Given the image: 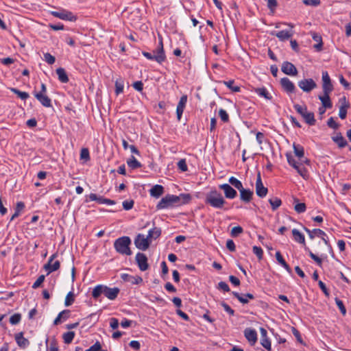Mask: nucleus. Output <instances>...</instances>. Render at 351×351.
<instances>
[{"label":"nucleus","instance_id":"nucleus-1","mask_svg":"<svg viewBox=\"0 0 351 351\" xmlns=\"http://www.w3.org/2000/svg\"><path fill=\"white\" fill-rule=\"evenodd\" d=\"M205 202L217 209H223L226 204L222 195L216 190H212L206 194Z\"/></svg>","mask_w":351,"mask_h":351},{"label":"nucleus","instance_id":"nucleus-2","mask_svg":"<svg viewBox=\"0 0 351 351\" xmlns=\"http://www.w3.org/2000/svg\"><path fill=\"white\" fill-rule=\"evenodd\" d=\"M130 238L127 236H123L115 240L114 242V247L118 253L130 256L132 254V251L130 248Z\"/></svg>","mask_w":351,"mask_h":351},{"label":"nucleus","instance_id":"nucleus-3","mask_svg":"<svg viewBox=\"0 0 351 351\" xmlns=\"http://www.w3.org/2000/svg\"><path fill=\"white\" fill-rule=\"evenodd\" d=\"M143 55L148 60H155L159 64L162 63L166 60L162 40H160L158 47L156 50L153 51V54L149 52L143 51Z\"/></svg>","mask_w":351,"mask_h":351},{"label":"nucleus","instance_id":"nucleus-4","mask_svg":"<svg viewBox=\"0 0 351 351\" xmlns=\"http://www.w3.org/2000/svg\"><path fill=\"white\" fill-rule=\"evenodd\" d=\"M180 197L174 195H167L162 197L156 206L157 210L168 208L180 204Z\"/></svg>","mask_w":351,"mask_h":351},{"label":"nucleus","instance_id":"nucleus-5","mask_svg":"<svg viewBox=\"0 0 351 351\" xmlns=\"http://www.w3.org/2000/svg\"><path fill=\"white\" fill-rule=\"evenodd\" d=\"M294 108L297 112L303 117L307 124L310 125H314L315 124L316 121L315 119L314 113L308 112L306 106H302L299 104H295Z\"/></svg>","mask_w":351,"mask_h":351},{"label":"nucleus","instance_id":"nucleus-6","mask_svg":"<svg viewBox=\"0 0 351 351\" xmlns=\"http://www.w3.org/2000/svg\"><path fill=\"white\" fill-rule=\"evenodd\" d=\"M151 244L147 237L143 234H138L134 239V245L140 250H147Z\"/></svg>","mask_w":351,"mask_h":351},{"label":"nucleus","instance_id":"nucleus-7","mask_svg":"<svg viewBox=\"0 0 351 351\" xmlns=\"http://www.w3.org/2000/svg\"><path fill=\"white\" fill-rule=\"evenodd\" d=\"M51 14L56 18L69 21H75L77 17L71 12L62 10L60 12L51 11Z\"/></svg>","mask_w":351,"mask_h":351},{"label":"nucleus","instance_id":"nucleus-8","mask_svg":"<svg viewBox=\"0 0 351 351\" xmlns=\"http://www.w3.org/2000/svg\"><path fill=\"white\" fill-rule=\"evenodd\" d=\"M57 257V253L51 255L47 262L44 265V269L47 271V274H50L53 271H57L60 267V263L59 261H56L53 262V261Z\"/></svg>","mask_w":351,"mask_h":351},{"label":"nucleus","instance_id":"nucleus-9","mask_svg":"<svg viewBox=\"0 0 351 351\" xmlns=\"http://www.w3.org/2000/svg\"><path fill=\"white\" fill-rule=\"evenodd\" d=\"M298 86L304 91L306 93L311 92L313 89L317 87V84L315 81L311 79H304L298 82Z\"/></svg>","mask_w":351,"mask_h":351},{"label":"nucleus","instance_id":"nucleus-10","mask_svg":"<svg viewBox=\"0 0 351 351\" xmlns=\"http://www.w3.org/2000/svg\"><path fill=\"white\" fill-rule=\"evenodd\" d=\"M268 192V189L267 187L263 186L262 182L261 173H258L256 181V193L260 197H265Z\"/></svg>","mask_w":351,"mask_h":351},{"label":"nucleus","instance_id":"nucleus-11","mask_svg":"<svg viewBox=\"0 0 351 351\" xmlns=\"http://www.w3.org/2000/svg\"><path fill=\"white\" fill-rule=\"evenodd\" d=\"M136 261L141 271H146L149 268L147 258L145 254L138 252L136 255Z\"/></svg>","mask_w":351,"mask_h":351},{"label":"nucleus","instance_id":"nucleus-12","mask_svg":"<svg viewBox=\"0 0 351 351\" xmlns=\"http://www.w3.org/2000/svg\"><path fill=\"white\" fill-rule=\"evenodd\" d=\"M322 88L324 93H331L333 86L327 71L322 72Z\"/></svg>","mask_w":351,"mask_h":351},{"label":"nucleus","instance_id":"nucleus-13","mask_svg":"<svg viewBox=\"0 0 351 351\" xmlns=\"http://www.w3.org/2000/svg\"><path fill=\"white\" fill-rule=\"evenodd\" d=\"M281 70L286 75L295 76L298 74L296 67L291 62L288 61L282 63Z\"/></svg>","mask_w":351,"mask_h":351},{"label":"nucleus","instance_id":"nucleus-14","mask_svg":"<svg viewBox=\"0 0 351 351\" xmlns=\"http://www.w3.org/2000/svg\"><path fill=\"white\" fill-rule=\"evenodd\" d=\"M219 188L223 191L225 197L228 199H234L237 195L236 190L228 184H220Z\"/></svg>","mask_w":351,"mask_h":351},{"label":"nucleus","instance_id":"nucleus-15","mask_svg":"<svg viewBox=\"0 0 351 351\" xmlns=\"http://www.w3.org/2000/svg\"><path fill=\"white\" fill-rule=\"evenodd\" d=\"M271 35L276 36L280 41H285L291 38L293 35V32L291 30H282L278 32H272Z\"/></svg>","mask_w":351,"mask_h":351},{"label":"nucleus","instance_id":"nucleus-16","mask_svg":"<svg viewBox=\"0 0 351 351\" xmlns=\"http://www.w3.org/2000/svg\"><path fill=\"white\" fill-rule=\"evenodd\" d=\"M187 101V96L186 95H182L178 102L176 108V114L178 120L180 121L181 119L182 113L186 106V104Z\"/></svg>","mask_w":351,"mask_h":351},{"label":"nucleus","instance_id":"nucleus-17","mask_svg":"<svg viewBox=\"0 0 351 351\" xmlns=\"http://www.w3.org/2000/svg\"><path fill=\"white\" fill-rule=\"evenodd\" d=\"M119 291L118 287L110 288L105 285L104 295L109 300H113L117 297Z\"/></svg>","mask_w":351,"mask_h":351},{"label":"nucleus","instance_id":"nucleus-18","mask_svg":"<svg viewBox=\"0 0 351 351\" xmlns=\"http://www.w3.org/2000/svg\"><path fill=\"white\" fill-rule=\"evenodd\" d=\"M240 193V199L245 203H249L251 202L253 197V191L250 189H246L243 187L241 188L239 191Z\"/></svg>","mask_w":351,"mask_h":351},{"label":"nucleus","instance_id":"nucleus-19","mask_svg":"<svg viewBox=\"0 0 351 351\" xmlns=\"http://www.w3.org/2000/svg\"><path fill=\"white\" fill-rule=\"evenodd\" d=\"M280 84L282 88L287 93H291L295 91V87L293 83L287 77H283L280 80Z\"/></svg>","mask_w":351,"mask_h":351},{"label":"nucleus","instance_id":"nucleus-20","mask_svg":"<svg viewBox=\"0 0 351 351\" xmlns=\"http://www.w3.org/2000/svg\"><path fill=\"white\" fill-rule=\"evenodd\" d=\"M34 95L43 106L47 108L51 106V99L46 94L42 95L41 93L34 92Z\"/></svg>","mask_w":351,"mask_h":351},{"label":"nucleus","instance_id":"nucleus-21","mask_svg":"<svg viewBox=\"0 0 351 351\" xmlns=\"http://www.w3.org/2000/svg\"><path fill=\"white\" fill-rule=\"evenodd\" d=\"M15 340L17 345L21 348L24 349L29 345V340L23 337V333L22 332L15 335Z\"/></svg>","mask_w":351,"mask_h":351},{"label":"nucleus","instance_id":"nucleus-22","mask_svg":"<svg viewBox=\"0 0 351 351\" xmlns=\"http://www.w3.org/2000/svg\"><path fill=\"white\" fill-rule=\"evenodd\" d=\"M340 101H341V106L339 108V116L341 119H344L346 117L347 110L350 107V105L346 101V97L341 98Z\"/></svg>","mask_w":351,"mask_h":351},{"label":"nucleus","instance_id":"nucleus-23","mask_svg":"<svg viewBox=\"0 0 351 351\" xmlns=\"http://www.w3.org/2000/svg\"><path fill=\"white\" fill-rule=\"evenodd\" d=\"M162 230L160 228L154 227L148 231L146 236L149 241L152 243V240H156L161 235Z\"/></svg>","mask_w":351,"mask_h":351},{"label":"nucleus","instance_id":"nucleus-24","mask_svg":"<svg viewBox=\"0 0 351 351\" xmlns=\"http://www.w3.org/2000/svg\"><path fill=\"white\" fill-rule=\"evenodd\" d=\"M121 278L126 282H129L132 285H138L143 282V279L140 276H132L124 274L121 276Z\"/></svg>","mask_w":351,"mask_h":351},{"label":"nucleus","instance_id":"nucleus-25","mask_svg":"<svg viewBox=\"0 0 351 351\" xmlns=\"http://www.w3.org/2000/svg\"><path fill=\"white\" fill-rule=\"evenodd\" d=\"M244 335L250 343H254L257 340V334L254 329L246 328L244 331Z\"/></svg>","mask_w":351,"mask_h":351},{"label":"nucleus","instance_id":"nucleus-26","mask_svg":"<svg viewBox=\"0 0 351 351\" xmlns=\"http://www.w3.org/2000/svg\"><path fill=\"white\" fill-rule=\"evenodd\" d=\"M330 93H324V95L319 96V99L322 102V107L331 108L332 106V102L330 99Z\"/></svg>","mask_w":351,"mask_h":351},{"label":"nucleus","instance_id":"nucleus-27","mask_svg":"<svg viewBox=\"0 0 351 351\" xmlns=\"http://www.w3.org/2000/svg\"><path fill=\"white\" fill-rule=\"evenodd\" d=\"M292 235L294 241L300 244L305 245V238L304 235L302 234L298 230L293 229L292 230Z\"/></svg>","mask_w":351,"mask_h":351},{"label":"nucleus","instance_id":"nucleus-28","mask_svg":"<svg viewBox=\"0 0 351 351\" xmlns=\"http://www.w3.org/2000/svg\"><path fill=\"white\" fill-rule=\"evenodd\" d=\"M304 230L308 233L311 239H313L315 237L326 236V233L320 229H313L311 230L306 227H304Z\"/></svg>","mask_w":351,"mask_h":351},{"label":"nucleus","instance_id":"nucleus-29","mask_svg":"<svg viewBox=\"0 0 351 351\" xmlns=\"http://www.w3.org/2000/svg\"><path fill=\"white\" fill-rule=\"evenodd\" d=\"M254 92L258 94L260 97H263L267 100L272 99L271 95L268 93L267 90L265 87L256 88Z\"/></svg>","mask_w":351,"mask_h":351},{"label":"nucleus","instance_id":"nucleus-30","mask_svg":"<svg viewBox=\"0 0 351 351\" xmlns=\"http://www.w3.org/2000/svg\"><path fill=\"white\" fill-rule=\"evenodd\" d=\"M276 258L278 263L281 265L289 273L291 272V269L289 265L286 263L285 259L283 258L281 253L280 252H277L276 253Z\"/></svg>","mask_w":351,"mask_h":351},{"label":"nucleus","instance_id":"nucleus-31","mask_svg":"<svg viewBox=\"0 0 351 351\" xmlns=\"http://www.w3.org/2000/svg\"><path fill=\"white\" fill-rule=\"evenodd\" d=\"M164 191L162 186L156 184L150 190V195L155 197H159Z\"/></svg>","mask_w":351,"mask_h":351},{"label":"nucleus","instance_id":"nucleus-32","mask_svg":"<svg viewBox=\"0 0 351 351\" xmlns=\"http://www.w3.org/2000/svg\"><path fill=\"white\" fill-rule=\"evenodd\" d=\"M56 73L58 76V80L62 83L69 82L68 75L63 68H58L56 69Z\"/></svg>","mask_w":351,"mask_h":351},{"label":"nucleus","instance_id":"nucleus-33","mask_svg":"<svg viewBox=\"0 0 351 351\" xmlns=\"http://www.w3.org/2000/svg\"><path fill=\"white\" fill-rule=\"evenodd\" d=\"M293 147L295 156H297L298 159L303 158L304 156V147L302 145H296L295 143H293Z\"/></svg>","mask_w":351,"mask_h":351},{"label":"nucleus","instance_id":"nucleus-34","mask_svg":"<svg viewBox=\"0 0 351 351\" xmlns=\"http://www.w3.org/2000/svg\"><path fill=\"white\" fill-rule=\"evenodd\" d=\"M105 285H99L96 286L92 292V295L95 299L98 298L101 294H104Z\"/></svg>","mask_w":351,"mask_h":351},{"label":"nucleus","instance_id":"nucleus-35","mask_svg":"<svg viewBox=\"0 0 351 351\" xmlns=\"http://www.w3.org/2000/svg\"><path fill=\"white\" fill-rule=\"evenodd\" d=\"M25 204L22 202H19L16 203V208H15V212L13 214V215L11 217V221L14 219L15 218L18 217L21 213V212L24 209Z\"/></svg>","mask_w":351,"mask_h":351},{"label":"nucleus","instance_id":"nucleus-36","mask_svg":"<svg viewBox=\"0 0 351 351\" xmlns=\"http://www.w3.org/2000/svg\"><path fill=\"white\" fill-rule=\"evenodd\" d=\"M332 140L338 145L339 147H344L347 145L346 141L341 134L332 137Z\"/></svg>","mask_w":351,"mask_h":351},{"label":"nucleus","instance_id":"nucleus-37","mask_svg":"<svg viewBox=\"0 0 351 351\" xmlns=\"http://www.w3.org/2000/svg\"><path fill=\"white\" fill-rule=\"evenodd\" d=\"M127 164L132 169H135L141 167V163L133 156H132L131 158L128 160Z\"/></svg>","mask_w":351,"mask_h":351},{"label":"nucleus","instance_id":"nucleus-38","mask_svg":"<svg viewBox=\"0 0 351 351\" xmlns=\"http://www.w3.org/2000/svg\"><path fill=\"white\" fill-rule=\"evenodd\" d=\"M295 169L297 170L298 173L304 179H307L308 177V171L302 166V163H300Z\"/></svg>","mask_w":351,"mask_h":351},{"label":"nucleus","instance_id":"nucleus-39","mask_svg":"<svg viewBox=\"0 0 351 351\" xmlns=\"http://www.w3.org/2000/svg\"><path fill=\"white\" fill-rule=\"evenodd\" d=\"M269 202L271 204L273 210H276L282 204V201L278 197L270 198L269 199Z\"/></svg>","mask_w":351,"mask_h":351},{"label":"nucleus","instance_id":"nucleus-40","mask_svg":"<svg viewBox=\"0 0 351 351\" xmlns=\"http://www.w3.org/2000/svg\"><path fill=\"white\" fill-rule=\"evenodd\" d=\"M74 337L75 332L73 331H69L63 334L62 338L65 343L69 344L72 342Z\"/></svg>","mask_w":351,"mask_h":351},{"label":"nucleus","instance_id":"nucleus-41","mask_svg":"<svg viewBox=\"0 0 351 351\" xmlns=\"http://www.w3.org/2000/svg\"><path fill=\"white\" fill-rule=\"evenodd\" d=\"M123 80L121 78L117 79L115 82V93L119 95L123 90Z\"/></svg>","mask_w":351,"mask_h":351},{"label":"nucleus","instance_id":"nucleus-42","mask_svg":"<svg viewBox=\"0 0 351 351\" xmlns=\"http://www.w3.org/2000/svg\"><path fill=\"white\" fill-rule=\"evenodd\" d=\"M10 90L18 95L23 100H25L29 97V94L26 92H22L15 88H11Z\"/></svg>","mask_w":351,"mask_h":351},{"label":"nucleus","instance_id":"nucleus-43","mask_svg":"<svg viewBox=\"0 0 351 351\" xmlns=\"http://www.w3.org/2000/svg\"><path fill=\"white\" fill-rule=\"evenodd\" d=\"M228 181L232 186H234L239 191L243 187L241 182L234 177H230Z\"/></svg>","mask_w":351,"mask_h":351},{"label":"nucleus","instance_id":"nucleus-44","mask_svg":"<svg viewBox=\"0 0 351 351\" xmlns=\"http://www.w3.org/2000/svg\"><path fill=\"white\" fill-rule=\"evenodd\" d=\"M21 319V315L20 313H15L10 317V323L12 325L18 324Z\"/></svg>","mask_w":351,"mask_h":351},{"label":"nucleus","instance_id":"nucleus-45","mask_svg":"<svg viewBox=\"0 0 351 351\" xmlns=\"http://www.w3.org/2000/svg\"><path fill=\"white\" fill-rule=\"evenodd\" d=\"M243 229L241 226H235L232 228L230 234L232 237H237L241 233H243Z\"/></svg>","mask_w":351,"mask_h":351},{"label":"nucleus","instance_id":"nucleus-46","mask_svg":"<svg viewBox=\"0 0 351 351\" xmlns=\"http://www.w3.org/2000/svg\"><path fill=\"white\" fill-rule=\"evenodd\" d=\"M73 302H74V294L73 292L70 291L67 293V295L66 296L64 304L66 306H71L73 303Z\"/></svg>","mask_w":351,"mask_h":351},{"label":"nucleus","instance_id":"nucleus-47","mask_svg":"<svg viewBox=\"0 0 351 351\" xmlns=\"http://www.w3.org/2000/svg\"><path fill=\"white\" fill-rule=\"evenodd\" d=\"M224 84L227 87H228L230 89H231L233 92H239L240 91V87L238 86H234V81L230 80L228 82H224Z\"/></svg>","mask_w":351,"mask_h":351},{"label":"nucleus","instance_id":"nucleus-48","mask_svg":"<svg viewBox=\"0 0 351 351\" xmlns=\"http://www.w3.org/2000/svg\"><path fill=\"white\" fill-rule=\"evenodd\" d=\"M306 208V204L304 203H297L294 206V209L298 213H302L305 212Z\"/></svg>","mask_w":351,"mask_h":351},{"label":"nucleus","instance_id":"nucleus-49","mask_svg":"<svg viewBox=\"0 0 351 351\" xmlns=\"http://www.w3.org/2000/svg\"><path fill=\"white\" fill-rule=\"evenodd\" d=\"M219 116L220 117L222 121L225 123L229 121V116L225 110L220 109L219 110Z\"/></svg>","mask_w":351,"mask_h":351},{"label":"nucleus","instance_id":"nucleus-50","mask_svg":"<svg viewBox=\"0 0 351 351\" xmlns=\"http://www.w3.org/2000/svg\"><path fill=\"white\" fill-rule=\"evenodd\" d=\"M232 294L242 304H247V303H248V300L247 299L246 297L244 296V295H240L239 293L235 292V291H233Z\"/></svg>","mask_w":351,"mask_h":351},{"label":"nucleus","instance_id":"nucleus-51","mask_svg":"<svg viewBox=\"0 0 351 351\" xmlns=\"http://www.w3.org/2000/svg\"><path fill=\"white\" fill-rule=\"evenodd\" d=\"M335 302H336L337 306L339 308L341 313L343 315H345L346 313V307H345L343 302L341 300L338 299V298H335Z\"/></svg>","mask_w":351,"mask_h":351},{"label":"nucleus","instance_id":"nucleus-52","mask_svg":"<svg viewBox=\"0 0 351 351\" xmlns=\"http://www.w3.org/2000/svg\"><path fill=\"white\" fill-rule=\"evenodd\" d=\"M289 164L292 166L294 169L300 164L299 162H296L293 158L291 154H287L286 155Z\"/></svg>","mask_w":351,"mask_h":351},{"label":"nucleus","instance_id":"nucleus-53","mask_svg":"<svg viewBox=\"0 0 351 351\" xmlns=\"http://www.w3.org/2000/svg\"><path fill=\"white\" fill-rule=\"evenodd\" d=\"M44 58L45 60L49 64H53L56 61L55 57L49 53H45L44 54Z\"/></svg>","mask_w":351,"mask_h":351},{"label":"nucleus","instance_id":"nucleus-54","mask_svg":"<svg viewBox=\"0 0 351 351\" xmlns=\"http://www.w3.org/2000/svg\"><path fill=\"white\" fill-rule=\"evenodd\" d=\"M253 252L256 255L259 260L263 258V251L260 247L254 246L253 247Z\"/></svg>","mask_w":351,"mask_h":351},{"label":"nucleus","instance_id":"nucleus-55","mask_svg":"<svg viewBox=\"0 0 351 351\" xmlns=\"http://www.w3.org/2000/svg\"><path fill=\"white\" fill-rule=\"evenodd\" d=\"M47 351H59L58 343L55 339L51 341L49 347Z\"/></svg>","mask_w":351,"mask_h":351},{"label":"nucleus","instance_id":"nucleus-56","mask_svg":"<svg viewBox=\"0 0 351 351\" xmlns=\"http://www.w3.org/2000/svg\"><path fill=\"white\" fill-rule=\"evenodd\" d=\"M178 168L183 172L186 171L188 170V167L186 162L185 159H181L178 162Z\"/></svg>","mask_w":351,"mask_h":351},{"label":"nucleus","instance_id":"nucleus-57","mask_svg":"<svg viewBox=\"0 0 351 351\" xmlns=\"http://www.w3.org/2000/svg\"><path fill=\"white\" fill-rule=\"evenodd\" d=\"M268 8L273 12L278 5L276 0H266Z\"/></svg>","mask_w":351,"mask_h":351},{"label":"nucleus","instance_id":"nucleus-58","mask_svg":"<svg viewBox=\"0 0 351 351\" xmlns=\"http://www.w3.org/2000/svg\"><path fill=\"white\" fill-rule=\"evenodd\" d=\"M44 280H45V276L44 275H40L37 278V280L34 282V283L33 284L32 288L33 289H37L38 287H39L42 285V283L44 282Z\"/></svg>","mask_w":351,"mask_h":351},{"label":"nucleus","instance_id":"nucleus-59","mask_svg":"<svg viewBox=\"0 0 351 351\" xmlns=\"http://www.w3.org/2000/svg\"><path fill=\"white\" fill-rule=\"evenodd\" d=\"M134 200H126L123 202V207L125 210H129L132 209L134 206Z\"/></svg>","mask_w":351,"mask_h":351},{"label":"nucleus","instance_id":"nucleus-60","mask_svg":"<svg viewBox=\"0 0 351 351\" xmlns=\"http://www.w3.org/2000/svg\"><path fill=\"white\" fill-rule=\"evenodd\" d=\"M261 345L267 350H271V341L267 337H263L261 339Z\"/></svg>","mask_w":351,"mask_h":351},{"label":"nucleus","instance_id":"nucleus-61","mask_svg":"<svg viewBox=\"0 0 351 351\" xmlns=\"http://www.w3.org/2000/svg\"><path fill=\"white\" fill-rule=\"evenodd\" d=\"M68 313H70V311L69 310H64V311H61L58 314V317L53 321V324L54 325L59 324L61 322L62 314H68Z\"/></svg>","mask_w":351,"mask_h":351},{"label":"nucleus","instance_id":"nucleus-62","mask_svg":"<svg viewBox=\"0 0 351 351\" xmlns=\"http://www.w3.org/2000/svg\"><path fill=\"white\" fill-rule=\"evenodd\" d=\"M80 158L81 159H85L86 160L90 159L89 152L87 148L82 149L80 152Z\"/></svg>","mask_w":351,"mask_h":351},{"label":"nucleus","instance_id":"nucleus-63","mask_svg":"<svg viewBox=\"0 0 351 351\" xmlns=\"http://www.w3.org/2000/svg\"><path fill=\"white\" fill-rule=\"evenodd\" d=\"M221 305L223 307L224 310L230 315H234V311L231 308V307L227 304L226 302H223L221 303Z\"/></svg>","mask_w":351,"mask_h":351},{"label":"nucleus","instance_id":"nucleus-64","mask_svg":"<svg viewBox=\"0 0 351 351\" xmlns=\"http://www.w3.org/2000/svg\"><path fill=\"white\" fill-rule=\"evenodd\" d=\"M327 125L329 128L332 129H337L339 127V124L337 123L332 117H330L327 122Z\"/></svg>","mask_w":351,"mask_h":351}]
</instances>
